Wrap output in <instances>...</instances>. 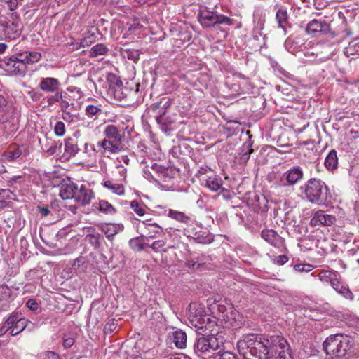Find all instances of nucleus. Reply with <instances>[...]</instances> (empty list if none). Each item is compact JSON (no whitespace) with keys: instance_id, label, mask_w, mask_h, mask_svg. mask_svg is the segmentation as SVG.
I'll use <instances>...</instances> for the list:
<instances>
[{"instance_id":"f257e3e1","label":"nucleus","mask_w":359,"mask_h":359,"mask_svg":"<svg viewBox=\"0 0 359 359\" xmlns=\"http://www.w3.org/2000/svg\"><path fill=\"white\" fill-rule=\"evenodd\" d=\"M237 348L244 359H293L288 341L280 335L245 334L238 341Z\"/></svg>"},{"instance_id":"f03ea898","label":"nucleus","mask_w":359,"mask_h":359,"mask_svg":"<svg viewBox=\"0 0 359 359\" xmlns=\"http://www.w3.org/2000/svg\"><path fill=\"white\" fill-rule=\"evenodd\" d=\"M300 189L309 203L317 205L326 204L329 188L324 181L312 177L307 180Z\"/></svg>"},{"instance_id":"7ed1b4c3","label":"nucleus","mask_w":359,"mask_h":359,"mask_svg":"<svg viewBox=\"0 0 359 359\" xmlns=\"http://www.w3.org/2000/svg\"><path fill=\"white\" fill-rule=\"evenodd\" d=\"M350 347L349 338L341 334L330 335L323 343V348L326 354L332 359L345 356Z\"/></svg>"},{"instance_id":"20e7f679","label":"nucleus","mask_w":359,"mask_h":359,"mask_svg":"<svg viewBox=\"0 0 359 359\" xmlns=\"http://www.w3.org/2000/svg\"><path fill=\"white\" fill-rule=\"evenodd\" d=\"M224 346L222 338H219L213 334H201L198 336L193 344L194 353L198 357L203 358L204 355L215 353Z\"/></svg>"},{"instance_id":"39448f33","label":"nucleus","mask_w":359,"mask_h":359,"mask_svg":"<svg viewBox=\"0 0 359 359\" xmlns=\"http://www.w3.org/2000/svg\"><path fill=\"white\" fill-rule=\"evenodd\" d=\"M197 18L203 28H212L222 24L229 25L233 22L230 18L207 8L199 11Z\"/></svg>"},{"instance_id":"423d86ee","label":"nucleus","mask_w":359,"mask_h":359,"mask_svg":"<svg viewBox=\"0 0 359 359\" xmlns=\"http://www.w3.org/2000/svg\"><path fill=\"white\" fill-rule=\"evenodd\" d=\"M0 67L12 75L22 76L27 71V67L20 57V53L5 57L1 61Z\"/></svg>"},{"instance_id":"0eeeda50","label":"nucleus","mask_w":359,"mask_h":359,"mask_svg":"<svg viewBox=\"0 0 359 359\" xmlns=\"http://www.w3.org/2000/svg\"><path fill=\"white\" fill-rule=\"evenodd\" d=\"M321 280L330 282L332 287L340 295L347 299L353 300L354 295L349 290L348 285L337 278V275L330 272L325 271L323 275H320Z\"/></svg>"},{"instance_id":"6e6552de","label":"nucleus","mask_w":359,"mask_h":359,"mask_svg":"<svg viewBox=\"0 0 359 359\" xmlns=\"http://www.w3.org/2000/svg\"><path fill=\"white\" fill-rule=\"evenodd\" d=\"M189 318L193 326L198 330H203V328H205L210 321V318L205 314L203 309L196 304L190 305Z\"/></svg>"},{"instance_id":"1a4fd4ad","label":"nucleus","mask_w":359,"mask_h":359,"mask_svg":"<svg viewBox=\"0 0 359 359\" xmlns=\"http://www.w3.org/2000/svg\"><path fill=\"white\" fill-rule=\"evenodd\" d=\"M91 151L96 153H101L103 155L106 154H116L120 152V147L115 143L111 142L107 139H103L101 141L97 142V144H93L86 143L84 146V151L87 152V149L89 148Z\"/></svg>"},{"instance_id":"9d476101","label":"nucleus","mask_w":359,"mask_h":359,"mask_svg":"<svg viewBox=\"0 0 359 359\" xmlns=\"http://www.w3.org/2000/svg\"><path fill=\"white\" fill-rule=\"evenodd\" d=\"M176 115L169 110L164 109L162 113L156 115V121L164 133L172 130L175 126Z\"/></svg>"},{"instance_id":"9b49d317","label":"nucleus","mask_w":359,"mask_h":359,"mask_svg":"<svg viewBox=\"0 0 359 359\" xmlns=\"http://www.w3.org/2000/svg\"><path fill=\"white\" fill-rule=\"evenodd\" d=\"M330 31V26L325 20H313L307 24L306 27V32L308 34L317 37L325 35Z\"/></svg>"},{"instance_id":"f8f14e48","label":"nucleus","mask_w":359,"mask_h":359,"mask_svg":"<svg viewBox=\"0 0 359 359\" xmlns=\"http://www.w3.org/2000/svg\"><path fill=\"white\" fill-rule=\"evenodd\" d=\"M303 170L299 166H294L285 171L282 177L281 181L284 184L294 186L303 179Z\"/></svg>"},{"instance_id":"ddd939ff","label":"nucleus","mask_w":359,"mask_h":359,"mask_svg":"<svg viewBox=\"0 0 359 359\" xmlns=\"http://www.w3.org/2000/svg\"><path fill=\"white\" fill-rule=\"evenodd\" d=\"M261 237L276 248L285 249V240L273 229H263L261 232Z\"/></svg>"},{"instance_id":"4468645a","label":"nucleus","mask_w":359,"mask_h":359,"mask_svg":"<svg viewBox=\"0 0 359 359\" xmlns=\"http://www.w3.org/2000/svg\"><path fill=\"white\" fill-rule=\"evenodd\" d=\"M336 222V217L332 215L326 214L324 210H318L313 212L310 224L313 226L319 225L329 226Z\"/></svg>"},{"instance_id":"2eb2a0df","label":"nucleus","mask_w":359,"mask_h":359,"mask_svg":"<svg viewBox=\"0 0 359 359\" xmlns=\"http://www.w3.org/2000/svg\"><path fill=\"white\" fill-rule=\"evenodd\" d=\"M103 133L105 135L104 139H107L111 142L115 143L116 146L118 145V147H120V151L123 150V147L121 144V142L124 136L116 126L107 125L105 127Z\"/></svg>"},{"instance_id":"dca6fc26","label":"nucleus","mask_w":359,"mask_h":359,"mask_svg":"<svg viewBox=\"0 0 359 359\" xmlns=\"http://www.w3.org/2000/svg\"><path fill=\"white\" fill-rule=\"evenodd\" d=\"M75 192V196H74L73 199L81 206L89 204L91 200L95 198L94 192L83 184L79 189L77 187Z\"/></svg>"},{"instance_id":"f3484780","label":"nucleus","mask_w":359,"mask_h":359,"mask_svg":"<svg viewBox=\"0 0 359 359\" xmlns=\"http://www.w3.org/2000/svg\"><path fill=\"white\" fill-rule=\"evenodd\" d=\"M77 184L70 179L63 180L60 185V196L63 200L73 199L75 196Z\"/></svg>"},{"instance_id":"a211bd4d","label":"nucleus","mask_w":359,"mask_h":359,"mask_svg":"<svg viewBox=\"0 0 359 359\" xmlns=\"http://www.w3.org/2000/svg\"><path fill=\"white\" fill-rule=\"evenodd\" d=\"M39 88L45 93H55L60 90L61 83L56 78L44 77L41 79Z\"/></svg>"},{"instance_id":"6ab92c4d","label":"nucleus","mask_w":359,"mask_h":359,"mask_svg":"<svg viewBox=\"0 0 359 359\" xmlns=\"http://www.w3.org/2000/svg\"><path fill=\"white\" fill-rule=\"evenodd\" d=\"M13 327L10 331L11 336L14 337L18 335L28 327L29 325H31L32 327H34V324L29 320L25 318H19L18 313H13Z\"/></svg>"},{"instance_id":"aec40b11","label":"nucleus","mask_w":359,"mask_h":359,"mask_svg":"<svg viewBox=\"0 0 359 359\" xmlns=\"http://www.w3.org/2000/svg\"><path fill=\"white\" fill-rule=\"evenodd\" d=\"M55 94L48 99V104H52L55 102L60 103L61 109H68L69 107H74V103L71 102V100L67 97L66 93H62L61 89L54 93Z\"/></svg>"},{"instance_id":"412c9836","label":"nucleus","mask_w":359,"mask_h":359,"mask_svg":"<svg viewBox=\"0 0 359 359\" xmlns=\"http://www.w3.org/2000/svg\"><path fill=\"white\" fill-rule=\"evenodd\" d=\"M142 223L144 226L148 241L149 239L156 238L158 236L163 233V228L156 223H151L150 219L142 221Z\"/></svg>"},{"instance_id":"4be33fe9","label":"nucleus","mask_w":359,"mask_h":359,"mask_svg":"<svg viewBox=\"0 0 359 359\" xmlns=\"http://www.w3.org/2000/svg\"><path fill=\"white\" fill-rule=\"evenodd\" d=\"M151 168L156 171L158 177L163 182H169L178 172V170H174L172 168H164L158 165H154Z\"/></svg>"},{"instance_id":"5701e85b","label":"nucleus","mask_w":359,"mask_h":359,"mask_svg":"<svg viewBox=\"0 0 359 359\" xmlns=\"http://www.w3.org/2000/svg\"><path fill=\"white\" fill-rule=\"evenodd\" d=\"M128 245L133 251L141 252L144 250L146 247L149 246V243L147 237H146L145 235H141L130 239Z\"/></svg>"},{"instance_id":"b1692460","label":"nucleus","mask_w":359,"mask_h":359,"mask_svg":"<svg viewBox=\"0 0 359 359\" xmlns=\"http://www.w3.org/2000/svg\"><path fill=\"white\" fill-rule=\"evenodd\" d=\"M79 151L76 141L71 137L67 138L64 141V156L69 158L74 156Z\"/></svg>"},{"instance_id":"393cba45","label":"nucleus","mask_w":359,"mask_h":359,"mask_svg":"<svg viewBox=\"0 0 359 359\" xmlns=\"http://www.w3.org/2000/svg\"><path fill=\"white\" fill-rule=\"evenodd\" d=\"M276 20L278 22V27L282 29L285 32L289 26V15L285 9L279 8L276 13Z\"/></svg>"},{"instance_id":"a878e982","label":"nucleus","mask_w":359,"mask_h":359,"mask_svg":"<svg viewBox=\"0 0 359 359\" xmlns=\"http://www.w3.org/2000/svg\"><path fill=\"white\" fill-rule=\"evenodd\" d=\"M4 34L7 40L11 41L18 38L21 34V30L18 28L16 23H7L4 27Z\"/></svg>"},{"instance_id":"bb28decb","label":"nucleus","mask_w":359,"mask_h":359,"mask_svg":"<svg viewBox=\"0 0 359 359\" xmlns=\"http://www.w3.org/2000/svg\"><path fill=\"white\" fill-rule=\"evenodd\" d=\"M324 165L330 171H333L337 168L338 158L336 150L332 149L328 153L325 159Z\"/></svg>"},{"instance_id":"cd10ccee","label":"nucleus","mask_w":359,"mask_h":359,"mask_svg":"<svg viewBox=\"0 0 359 359\" xmlns=\"http://www.w3.org/2000/svg\"><path fill=\"white\" fill-rule=\"evenodd\" d=\"M102 113V107L100 104H88L85 108V115L90 118H93L94 120L97 119Z\"/></svg>"},{"instance_id":"c85d7f7f","label":"nucleus","mask_w":359,"mask_h":359,"mask_svg":"<svg viewBox=\"0 0 359 359\" xmlns=\"http://www.w3.org/2000/svg\"><path fill=\"white\" fill-rule=\"evenodd\" d=\"M20 57H21L27 66L28 64H34L40 60L41 55L40 53L36 51L25 52L20 53Z\"/></svg>"},{"instance_id":"c756f323","label":"nucleus","mask_w":359,"mask_h":359,"mask_svg":"<svg viewBox=\"0 0 359 359\" xmlns=\"http://www.w3.org/2000/svg\"><path fill=\"white\" fill-rule=\"evenodd\" d=\"M102 185L115 194L122 196L125 193L124 186L112 180H105L102 182Z\"/></svg>"},{"instance_id":"7c9ffc66","label":"nucleus","mask_w":359,"mask_h":359,"mask_svg":"<svg viewBox=\"0 0 359 359\" xmlns=\"http://www.w3.org/2000/svg\"><path fill=\"white\" fill-rule=\"evenodd\" d=\"M228 319L230 325L236 330L241 328L245 323L243 316L237 311L231 312Z\"/></svg>"},{"instance_id":"2f4dec72","label":"nucleus","mask_w":359,"mask_h":359,"mask_svg":"<svg viewBox=\"0 0 359 359\" xmlns=\"http://www.w3.org/2000/svg\"><path fill=\"white\" fill-rule=\"evenodd\" d=\"M187 339V334L182 330L173 332V342L177 348H184L186 346Z\"/></svg>"},{"instance_id":"473e14b6","label":"nucleus","mask_w":359,"mask_h":359,"mask_svg":"<svg viewBox=\"0 0 359 359\" xmlns=\"http://www.w3.org/2000/svg\"><path fill=\"white\" fill-rule=\"evenodd\" d=\"M109 50L108 47L104 43H97L90 48L89 55L91 57L104 56L108 54Z\"/></svg>"},{"instance_id":"72a5a7b5","label":"nucleus","mask_w":359,"mask_h":359,"mask_svg":"<svg viewBox=\"0 0 359 359\" xmlns=\"http://www.w3.org/2000/svg\"><path fill=\"white\" fill-rule=\"evenodd\" d=\"M206 187L212 191H217L222 188V180L216 175L210 176L206 180Z\"/></svg>"},{"instance_id":"f704fd0d","label":"nucleus","mask_w":359,"mask_h":359,"mask_svg":"<svg viewBox=\"0 0 359 359\" xmlns=\"http://www.w3.org/2000/svg\"><path fill=\"white\" fill-rule=\"evenodd\" d=\"M168 216L173 219L181 223L187 224L190 220V217L185 215L184 212L169 209Z\"/></svg>"},{"instance_id":"c9c22d12","label":"nucleus","mask_w":359,"mask_h":359,"mask_svg":"<svg viewBox=\"0 0 359 359\" xmlns=\"http://www.w3.org/2000/svg\"><path fill=\"white\" fill-rule=\"evenodd\" d=\"M344 53L348 57L351 56V59L359 57V42L350 43L349 45L344 48Z\"/></svg>"},{"instance_id":"e433bc0d","label":"nucleus","mask_w":359,"mask_h":359,"mask_svg":"<svg viewBox=\"0 0 359 359\" xmlns=\"http://www.w3.org/2000/svg\"><path fill=\"white\" fill-rule=\"evenodd\" d=\"M101 229L106 237L111 241L118 233V228L115 224H105L102 226Z\"/></svg>"},{"instance_id":"4c0bfd02","label":"nucleus","mask_w":359,"mask_h":359,"mask_svg":"<svg viewBox=\"0 0 359 359\" xmlns=\"http://www.w3.org/2000/svg\"><path fill=\"white\" fill-rule=\"evenodd\" d=\"M212 359H238V356L229 351H223V347L210 356Z\"/></svg>"},{"instance_id":"58836bf2","label":"nucleus","mask_w":359,"mask_h":359,"mask_svg":"<svg viewBox=\"0 0 359 359\" xmlns=\"http://www.w3.org/2000/svg\"><path fill=\"white\" fill-rule=\"evenodd\" d=\"M67 91L71 93L72 95H68L67 97L71 100V102L80 100L83 96V93L79 88L76 86H69L67 88Z\"/></svg>"},{"instance_id":"ea45409f","label":"nucleus","mask_w":359,"mask_h":359,"mask_svg":"<svg viewBox=\"0 0 359 359\" xmlns=\"http://www.w3.org/2000/svg\"><path fill=\"white\" fill-rule=\"evenodd\" d=\"M130 208L139 216H143L146 212V205L137 200H133L130 202Z\"/></svg>"},{"instance_id":"a19ab883","label":"nucleus","mask_w":359,"mask_h":359,"mask_svg":"<svg viewBox=\"0 0 359 359\" xmlns=\"http://www.w3.org/2000/svg\"><path fill=\"white\" fill-rule=\"evenodd\" d=\"M99 210L100 211L109 215H112L116 212L114 207L108 201L104 200H101L99 202Z\"/></svg>"},{"instance_id":"79ce46f5","label":"nucleus","mask_w":359,"mask_h":359,"mask_svg":"<svg viewBox=\"0 0 359 359\" xmlns=\"http://www.w3.org/2000/svg\"><path fill=\"white\" fill-rule=\"evenodd\" d=\"M13 313L4 320L3 325L0 327V337H3L8 330L13 327Z\"/></svg>"},{"instance_id":"37998d69","label":"nucleus","mask_w":359,"mask_h":359,"mask_svg":"<svg viewBox=\"0 0 359 359\" xmlns=\"http://www.w3.org/2000/svg\"><path fill=\"white\" fill-rule=\"evenodd\" d=\"M123 56L128 60L137 62L140 58V52L137 50H124Z\"/></svg>"},{"instance_id":"c03bdc74","label":"nucleus","mask_w":359,"mask_h":359,"mask_svg":"<svg viewBox=\"0 0 359 359\" xmlns=\"http://www.w3.org/2000/svg\"><path fill=\"white\" fill-rule=\"evenodd\" d=\"M109 81L110 83V87L114 90L115 88H121L123 86V82L120 79L119 77H117L116 75H111L109 78Z\"/></svg>"},{"instance_id":"a18cd8bd","label":"nucleus","mask_w":359,"mask_h":359,"mask_svg":"<svg viewBox=\"0 0 359 359\" xmlns=\"http://www.w3.org/2000/svg\"><path fill=\"white\" fill-rule=\"evenodd\" d=\"M293 268L297 272H309L313 270V266L310 264H297Z\"/></svg>"},{"instance_id":"49530a36","label":"nucleus","mask_w":359,"mask_h":359,"mask_svg":"<svg viewBox=\"0 0 359 359\" xmlns=\"http://www.w3.org/2000/svg\"><path fill=\"white\" fill-rule=\"evenodd\" d=\"M67 109H61L62 110V119L69 123H72L75 121L76 116L70 112L67 111Z\"/></svg>"},{"instance_id":"de8ad7c7","label":"nucleus","mask_w":359,"mask_h":359,"mask_svg":"<svg viewBox=\"0 0 359 359\" xmlns=\"http://www.w3.org/2000/svg\"><path fill=\"white\" fill-rule=\"evenodd\" d=\"M54 132L58 137H62L65 133V126L63 122L57 121L54 127Z\"/></svg>"},{"instance_id":"09e8293b","label":"nucleus","mask_w":359,"mask_h":359,"mask_svg":"<svg viewBox=\"0 0 359 359\" xmlns=\"http://www.w3.org/2000/svg\"><path fill=\"white\" fill-rule=\"evenodd\" d=\"M165 245V241L163 240H157L154 241L151 244L149 243V248L152 249L155 252H158L161 248Z\"/></svg>"},{"instance_id":"8fccbe9b","label":"nucleus","mask_w":359,"mask_h":359,"mask_svg":"<svg viewBox=\"0 0 359 359\" xmlns=\"http://www.w3.org/2000/svg\"><path fill=\"white\" fill-rule=\"evenodd\" d=\"M39 359H60V358L55 352L48 351L40 353Z\"/></svg>"},{"instance_id":"3c124183","label":"nucleus","mask_w":359,"mask_h":359,"mask_svg":"<svg viewBox=\"0 0 359 359\" xmlns=\"http://www.w3.org/2000/svg\"><path fill=\"white\" fill-rule=\"evenodd\" d=\"M114 97L119 101L125 100L127 97V94L124 93L123 86L115 88L114 90Z\"/></svg>"},{"instance_id":"603ef678","label":"nucleus","mask_w":359,"mask_h":359,"mask_svg":"<svg viewBox=\"0 0 359 359\" xmlns=\"http://www.w3.org/2000/svg\"><path fill=\"white\" fill-rule=\"evenodd\" d=\"M26 306L32 311H37L40 308L39 303L34 299H29L26 302Z\"/></svg>"},{"instance_id":"864d4df0","label":"nucleus","mask_w":359,"mask_h":359,"mask_svg":"<svg viewBox=\"0 0 359 359\" xmlns=\"http://www.w3.org/2000/svg\"><path fill=\"white\" fill-rule=\"evenodd\" d=\"M62 147V144L60 143V145L58 147L57 143L56 142H52L50 143V145L46 149V152L49 155H53L57 153V151L58 149H61Z\"/></svg>"},{"instance_id":"5fc2aeb1","label":"nucleus","mask_w":359,"mask_h":359,"mask_svg":"<svg viewBox=\"0 0 359 359\" xmlns=\"http://www.w3.org/2000/svg\"><path fill=\"white\" fill-rule=\"evenodd\" d=\"M289 258L285 255H279L272 259L273 264H278L279 266L285 264L286 262H287Z\"/></svg>"},{"instance_id":"6e6d98bb","label":"nucleus","mask_w":359,"mask_h":359,"mask_svg":"<svg viewBox=\"0 0 359 359\" xmlns=\"http://www.w3.org/2000/svg\"><path fill=\"white\" fill-rule=\"evenodd\" d=\"M116 328V323L114 320H111L107 322L104 327L105 333H111Z\"/></svg>"},{"instance_id":"4d7b16f0","label":"nucleus","mask_w":359,"mask_h":359,"mask_svg":"<svg viewBox=\"0 0 359 359\" xmlns=\"http://www.w3.org/2000/svg\"><path fill=\"white\" fill-rule=\"evenodd\" d=\"M197 242L201 243H210L213 238L212 236L207 234L206 236H204V234H201L197 237L195 238Z\"/></svg>"},{"instance_id":"13d9d810","label":"nucleus","mask_w":359,"mask_h":359,"mask_svg":"<svg viewBox=\"0 0 359 359\" xmlns=\"http://www.w3.org/2000/svg\"><path fill=\"white\" fill-rule=\"evenodd\" d=\"M251 147V144H248L247 146H246V148L245 147V144H244L243 147V155H242V158L243 160H245V161H247L249 158H250V155L251 153L253 152V149H250V147Z\"/></svg>"},{"instance_id":"bf43d9fd","label":"nucleus","mask_w":359,"mask_h":359,"mask_svg":"<svg viewBox=\"0 0 359 359\" xmlns=\"http://www.w3.org/2000/svg\"><path fill=\"white\" fill-rule=\"evenodd\" d=\"M21 151L19 149H18L15 151H8L7 152L6 156L8 160L12 161L19 158L21 156Z\"/></svg>"},{"instance_id":"052dcab7","label":"nucleus","mask_w":359,"mask_h":359,"mask_svg":"<svg viewBox=\"0 0 359 359\" xmlns=\"http://www.w3.org/2000/svg\"><path fill=\"white\" fill-rule=\"evenodd\" d=\"M89 237V243L94 245L95 247H97L100 244V234H90L88 235Z\"/></svg>"},{"instance_id":"680f3d73","label":"nucleus","mask_w":359,"mask_h":359,"mask_svg":"<svg viewBox=\"0 0 359 359\" xmlns=\"http://www.w3.org/2000/svg\"><path fill=\"white\" fill-rule=\"evenodd\" d=\"M163 104V101H161L159 103H154L151 105L150 109L154 112L159 114L162 113L161 110V104Z\"/></svg>"},{"instance_id":"e2e57ef3","label":"nucleus","mask_w":359,"mask_h":359,"mask_svg":"<svg viewBox=\"0 0 359 359\" xmlns=\"http://www.w3.org/2000/svg\"><path fill=\"white\" fill-rule=\"evenodd\" d=\"M210 170H211V169L208 165H202L198 170V171L196 174V176L198 177V176L205 175V174L208 173V172H210Z\"/></svg>"},{"instance_id":"0e129e2a","label":"nucleus","mask_w":359,"mask_h":359,"mask_svg":"<svg viewBox=\"0 0 359 359\" xmlns=\"http://www.w3.org/2000/svg\"><path fill=\"white\" fill-rule=\"evenodd\" d=\"M258 23H259V25H260L259 30L254 29V31H253V37L256 40H258L259 36H262V32H260V30L262 29L263 27H264V22L262 20H259Z\"/></svg>"},{"instance_id":"69168bd1","label":"nucleus","mask_w":359,"mask_h":359,"mask_svg":"<svg viewBox=\"0 0 359 359\" xmlns=\"http://www.w3.org/2000/svg\"><path fill=\"white\" fill-rule=\"evenodd\" d=\"M166 359H191V358L184 354L180 353V354L168 355L166 357Z\"/></svg>"},{"instance_id":"338daca9","label":"nucleus","mask_w":359,"mask_h":359,"mask_svg":"<svg viewBox=\"0 0 359 359\" xmlns=\"http://www.w3.org/2000/svg\"><path fill=\"white\" fill-rule=\"evenodd\" d=\"M38 209H39V212L42 216L46 217L50 214V210H48V208L47 207L39 206Z\"/></svg>"},{"instance_id":"774afa93","label":"nucleus","mask_w":359,"mask_h":359,"mask_svg":"<svg viewBox=\"0 0 359 359\" xmlns=\"http://www.w3.org/2000/svg\"><path fill=\"white\" fill-rule=\"evenodd\" d=\"M74 344V339L73 338H68L65 339L63 341V346L65 348H70L72 347Z\"/></svg>"}]
</instances>
